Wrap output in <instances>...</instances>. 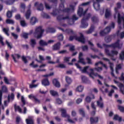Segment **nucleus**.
<instances>
[{
    "mask_svg": "<svg viewBox=\"0 0 124 124\" xmlns=\"http://www.w3.org/2000/svg\"><path fill=\"white\" fill-rule=\"evenodd\" d=\"M28 35H29L28 33H22V36L24 38H28Z\"/></svg>",
    "mask_w": 124,
    "mask_h": 124,
    "instance_id": "774afa93",
    "label": "nucleus"
},
{
    "mask_svg": "<svg viewBox=\"0 0 124 124\" xmlns=\"http://www.w3.org/2000/svg\"><path fill=\"white\" fill-rule=\"evenodd\" d=\"M6 44H7L8 48H10V49H12V44H11V43H9L8 41H7V40H6Z\"/></svg>",
    "mask_w": 124,
    "mask_h": 124,
    "instance_id": "864d4df0",
    "label": "nucleus"
},
{
    "mask_svg": "<svg viewBox=\"0 0 124 124\" xmlns=\"http://www.w3.org/2000/svg\"><path fill=\"white\" fill-rule=\"evenodd\" d=\"M28 97L30 99H34L36 97L33 94H31L28 95Z\"/></svg>",
    "mask_w": 124,
    "mask_h": 124,
    "instance_id": "bf43d9fd",
    "label": "nucleus"
},
{
    "mask_svg": "<svg viewBox=\"0 0 124 124\" xmlns=\"http://www.w3.org/2000/svg\"><path fill=\"white\" fill-rule=\"evenodd\" d=\"M42 16L43 17V18H46V19H50V18L49 15L43 12L42 13Z\"/></svg>",
    "mask_w": 124,
    "mask_h": 124,
    "instance_id": "a19ab883",
    "label": "nucleus"
},
{
    "mask_svg": "<svg viewBox=\"0 0 124 124\" xmlns=\"http://www.w3.org/2000/svg\"><path fill=\"white\" fill-rule=\"evenodd\" d=\"M90 122L91 124H93L94 123H97L98 122V117H95L94 119L91 118L90 119Z\"/></svg>",
    "mask_w": 124,
    "mask_h": 124,
    "instance_id": "2f4dec72",
    "label": "nucleus"
},
{
    "mask_svg": "<svg viewBox=\"0 0 124 124\" xmlns=\"http://www.w3.org/2000/svg\"><path fill=\"white\" fill-rule=\"evenodd\" d=\"M37 23V18L35 17H32L30 19V23L31 25L33 26V25H35V24Z\"/></svg>",
    "mask_w": 124,
    "mask_h": 124,
    "instance_id": "4be33fe9",
    "label": "nucleus"
},
{
    "mask_svg": "<svg viewBox=\"0 0 124 124\" xmlns=\"http://www.w3.org/2000/svg\"><path fill=\"white\" fill-rule=\"evenodd\" d=\"M46 31L47 32L53 33V32H55L56 31V30L54 28H48L46 30Z\"/></svg>",
    "mask_w": 124,
    "mask_h": 124,
    "instance_id": "a18cd8bd",
    "label": "nucleus"
},
{
    "mask_svg": "<svg viewBox=\"0 0 124 124\" xmlns=\"http://www.w3.org/2000/svg\"><path fill=\"white\" fill-rule=\"evenodd\" d=\"M20 25L22 27H27V26H28V24H27L25 20L20 21Z\"/></svg>",
    "mask_w": 124,
    "mask_h": 124,
    "instance_id": "09e8293b",
    "label": "nucleus"
},
{
    "mask_svg": "<svg viewBox=\"0 0 124 124\" xmlns=\"http://www.w3.org/2000/svg\"><path fill=\"white\" fill-rule=\"evenodd\" d=\"M58 39L60 41L63 40V36L62 34H61L58 36Z\"/></svg>",
    "mask_w": 124,
    "mask_h": 124,
    "instance_id": "052dcab7",
    "label": "nucleus"
},
{
    "mask_svg": "<svg viewBox=\"0 0 124 124\" xmlns=\"http://www.w3.org/2000/svg\"><path fill=\"white\" fill-rule=\"evenodd\" d=\"M12 36H13L14 38V39H18V35L17 34H16L14 32L11 33Z\"/></svg>",
    "mask_w": 124,
    "mask_h": 124,
    "instance_id": "13d9d810",
    "label": "nucleus"
},
{
    "mask_svg": "<svg viewBox=\"0 0 124 124\" xmlns=\"http://www.w3.org/2000/svg\"><path fill=\"white\" fill-rule=\"evenodd\" d=\"M2 31L7 36H9V33H8L9 32V28H3Z\"/></svg>",
    "mask_w": 124,
    "mask_h": 124,
    "instance_id": "72a5a7b5",
    "label": "nucleus"
},
{
    "mask_svg": "<svg viewBox=\"0 0 124 124\" xmlns=\"http://www.w3.org/2000/svg\"><path fill=\"white\" fill-rule=\"evenodd\" d=\"M111 15H112V13H111V10L108 8L106 9L105 14V18H109V17H111Z\"/></svg>",
    "mask_w": 124,
    "mask_h": 124,
    "instance_id": "2eb2a0df",
    "label": "nucleus"
},
{
    "mask_svg": "<svg viewBox=\"0 0 124 124\" xmlns=\"http://www.w3.org/2000/svg\"><path fill=\"white\" fill-rule=\"evenodd\" d=\"M39 44L41 45V46H47V42L43 40H41L40 42H39Z\"/></svg>",
    "mask_w": 124,
    "mask_h": 124,
    "instance_id": "c756f323",
    "label": "nucleus"
},
{
    "mask_svg": "<svg viewBox=\"0 0 124 124\" xmlns=\"http://www.w3.org/2000/svg\"><path fill=\"white\" fill-rule=\"evenodd\" d=\"M99 64H102V65H103V66H104V67H105V69H108V67H107V66H106L105 64H103V62H99L95 63V65L96 66L99 65Z\"/></svg>",
    "mask_w": 124,
    "mask_h": 124,
    "instance_id": "473e14b6",
    "label": "nucleus"
},
{
    "mask_svg": "<svg viewBox=\"0 0 124 124\" xmlns=\"http://www.w3.org/2000/svg\"><path fill=\"white\" fill-rule=\"evenodd\" d=\"M7 17L8 18H11L12 17V12L8 11L7 13Z\"/></svg>",
    "mask_w": 124,
    "mask_h": 124,
    "instance_id": "6e6d98bb",
    "label": "nucleus"
},
{
    "mask_svg": "<svg viewBox=\"0 0 124 124\" xmlns=\"http://www.w3.org/2000/svg\"><path fill=\"white\" fill-rule=\"evenodd\" d=\"M79 113L82 117H85V110L83 108H80L79 109Z\"/></svg>",
    "mask_w": 124,
    "mask_h": 124,
    "instance_id": "79ce46f5",
    "label": "nucleus"
},
{
    "mask_svg": "<svg viewBox=\"0 0 124 124\" xmlns=\"http://www.w3.org/2000/svg\"><path fill=\"white\" fill-rule=\"evenodd\" d=\"M30 8L31 6L29 7L28 9L25 14V17L27 20H29L30 19V17H31V11Z\"/></svg>",
    "mask_w": 124,
    "mask_h": 124,
    "instance_id": "9d476101",
    "label": "nucleus"
},
{
    "mask_svg": "<svg viewBox=\"0 0 124 124\" xmlns=\"http://www.w3.org/2000/svg\"><path fill=\"white\" fill-rule=\"evenodd\" d=\"M103 45L105 48V52L107 55L108 56V57H114V56H117V55L119 54V51L116 50H112L109 52L108 48H109V47H111V48H113V49L116 48H118V49H122L123 47V42H122L121 40H118L115 43L112 44L111 45L107 46L105 44H103Z\"/></svg>",
    "mask_w": 124,
    "mask_h": 124,
    "instance_id": "f257e3e1",
    "label": "nucleus"
},
{
    "mask_svg": "<svg viewBox=\"0 0 124 124\" xmlns=\"http://www.w3.org/2000/svg\"><path fill=\"white\" fill-rule=\"evenodd\" d=\"M100 91L103 93H108V89H107V88L104 89V87L100 89Z\"/></svg>",
    "mask_w": 124,
    "mask_h": 124,
    "instance_id": "680f3d73",
    "label": "nucleus"
},
{
    "mask_svg": "<svg viewBox=\"0 0 124 124\" xmlns=\"http://www.w3.org/2000/svg\"><path fill=\"white\" fill-rule=\"evenodd\" d=\"M94 99V95H93V94H92L90 96H87L85 98V101L87 103H90V102L92 101V99Z\"/></svg>",
    "mask_w": 124,
    "mask_h": 124,
    "instance_id": "f3484780",
    "label": "nucleus"
},
{
    "mask_svg": "<svg viewBox=\"0 0 124 124\" xmlns=\"http://www.w3.org/2000/svg\"><path fill=\"white\" fill-rule=\"evenodd\" d=\"M21 102L23 103L22 106H25L26 105V100L25 99V97L24 96H21Z\"/></svg>",
    "mask_w": 124,
    "mask_h": 124,
    "instance_id": "c03bdc74",
    "label": "nucleus"
},
{
    "mask_svg": "<svg viewBox=\"0 0 124 124\" xmlns=\"http://www.w3.org/2000/svg\"><path fill=\"white\" fill-rule=\"evenodd\" d=\"M118 109L121 112H124V107L121 106H118Z\"/></svg>",
    "mask_w": 124,
    "mask_h": 124,
    "instance_id": "0e129e2a",
    "label": "nucleus"
},
{
    "mask_svg": "<svg viewBox=\"0 0 124 124\" xmlns=\"http://www.w3.org/2000/svg\"><path fill=\"white\" fill-rule=\"evenodd\" d=\"M99 2H101V1H96L94 0L93 1V6L96 11L99 10L100 8V5H99Z\"/></svg>",
    "mask_w": 124,
    "mask_h": 124,
    "instance_id": "ddd939ff",
    "label": "nucleus"
},
{
    "mask_svg": "<svg viewBox=\"0 0 124 124\" xmlns=\"http://www.w3.org/2000/svg\"><path fill=\"white\" fill-rule=\"evenodd\" d=\"M115 28V23L112 22L110 25V27H107L106 29H104V31H101L100 32V34L101 36H103L105 34H107V33H109V31H111V29Z\"/></svg>",
    "mask_w": 124,
    "mask_h": 124,
    "instance_id": "39448f33",
    "label": "nucleus"
},
{
    "mask_svg": "<svg viewBox=\"0 0 124 124\" xmlns=\"http://www.w3.org/2000/svg\"><path fill=\"white\" fill-rule=\"evenodd\" d=\"M120 60H124V50H122L120 53Z\"/></svg>",
    "mask_w": 124,
    "mask_h": 124,
    "instance_id": "de8ad7c7",
    "label": "nucleus"
},
{
    "mask_svg": "<svg viewBox=\"0 0 124 124\" xmlns=\"http://www.w3.org/2000/svg\"><path fill=\"white\" fill-rule=\"evenodd\" d=\"M114 82L115 84H117L118 87L120 88V91L122 92V93H124V84H122L116 80H114Z\"/></svg>",
    "mask_w": 124,
    "mask_h": 124,
    "instance_id": "9b49d317",
    "label": "nucleus"
},
{
    "mask_svg": "<svg viewBox=\"0 0 124 124\" xmlns=\"http://www.w3.org/2000/svg\"><path fill=\"white\" fill-rule=\"evenodd\" d=\"M44 32V30L42 29L41 27H37L35 30L34 35L36 36L37 38H41Z\"/></svg>",
    "mask_w": 124,
    "mask_h": 124,
    "instance_id": "423d86ee",
    "label": "nucleus"
},
{
    "mask_svg": "<svg viewBox=\"0 0 124 124\" xmlns=\"http://www.w3.org/2000/svg\"><path fill=\"white\" fill-rule=\"evenodd\" d=\"M65 81L66 83L69 84H71V83L72 82V80L71 79V78L67 76L65 77Z\"/></svg>",
    "mask_w": 124,
    "mask_h": 124,
    "instance_id": "e433bc0d",
    "label": "nucleus"
},
{
    "mask_svg": "<svg viewBox=\"0 0 124 124\" xmlns=\"http://www.w3.org/2000/svg\"><path fill=\"white\" fill-rule=\"evenodd\" d=\"M27 124H34L33 116H29L28 118L26 120Z\"/></svg>",
    "mask_w": 124,
    "mask_h": 124,
    "instance_id": "f8f14e48",
    "label": "nucleus"
},
{
    "mask_svg": "<svg viewBox=\"0 0 124 124\" xmlns=\"http://www.w3.org/2000/svg\"><path fill=\"white\" fill-rule=\"evenodd\" d=\"M83 57V53L82 52H80L78 55V62H81V63H82V64H86V62H85V61L82 58Z\"/></svg>",
    "mask_w": 124,
    "mask_h": 124,
    "instance_id": "4468645a",
    "label": "nucleus"
},
{
    "mask_svg": "<svg viewBox=\"0 0 124 124\" xmlns=\"http://www.w3.org/2000/svg\"><path fill=\"white\" fill-rule=\"evenodd\" d=\"M88 44L91 46L90 49L93 51V52H98V50L97 49L93 47L94 45L91 41H88Z\"/></svg>",
    "mask_w": 124,
    "mask_h": 124,
    "instance_id": "aec40b11",
    "label": "nucleus"
},
{
    "mask_svg": "<svg viewBox=\"0 0 124 124\" xmlns=\"http://www.w3.org/2000/svg\"><path fill=\"white\" fill-rule=\"evenodd\" d=\"M42 84L45 86H49L50 85V82H49V80H48L47 78H45L42 81Z\"/></svg>",
    "mask_w": 124,
    "mask_h": 124,
    "instance_id": "393cba45",
    "label": "nucleus"
},
{
    "mask_svg": "<svg viewBox=\"0 0 124 124\" xmlns=\"http://www.w3.org/2000/svg\"><path fill=\"white\" fill-rule=\"evenodd\" d=\"M105 40L106 41V42H110V41H111V37L110 36H107L105 37Z\"/></svg>",
    "mask_w": 124,
    "mask_h": 124,
    "instance_id": "5fc2aeb1",
    "label": "nucleus"
},
{
    "mask_svg": "<svg viewBox=\"0 0 124 124\" xmlns=\"http://www.w3.org/2000/svg\"><path fill=\"white\" fill-rule=\"evenodd\" d=\"M50 94L52 95V96H59V93L57 91H55L54 90H50L49 92Z\"/></svg>",
    "mask_w": 124,
    "mask_h": 124,
    "instance_id": "cd10ccee",
    "label": "nucleus"
},
{
    "mask_svg": "<svg viewBox=\"0 0 124 124\" xmlns=\"http://www.w3.org/2000/svg\"><path fill=\"white\" fill-rule=\"evenodd\" d=\"M94 31V26L92 25L90 29L85 31L86 34H90L93 31Z\"/></svg>",
    "mask_w": 124,
    "mask_h": 124,
    "instance_id": "a878e982",
    "label": "nucleus"
},
{
    "mask_svg": "<svg viewBox=\"0 0 124 124\" xmlns=\"http://www.w3.org/2000/svg\"><path fill=\"white\" fill-rule=\"evenodd\" d=\"M15 108L16 111H18L19 113H22V108L19 106H17V105L15 104Z\"/></svg>",
    "mask_w": 124,
    "mask_h": 124,
    "instance_id": "c9c22d12",
    "label": "nucleus"
},
{
    "mask_svg": "<svg viewBox=\"0 0 124 124\" xmlns=\"http://www.w3.org/2000/svg\"><path fill=\"white\" fill-rule=\"evenodd\" d=\"M70 7L71 9H69V8L63 9V8L64 7V5H63V4L62 3L61 4L60 6V9H61V10H62L63 12H70V11H73V10H74V6L70 5Z\"/></svg>",
    "mask_w": 124,
    "mask_h": 124,
    "instance_id": "6e6552de",
    "label": "nucleus"
},
{
    "mask_svg": "<svg viewBox=\"0 0 124 124\" xmlns=\"http://www.w3.org/2000/svg\"><path fill=\"white\" fill-rule=\"evenodd\" d=\"M60 48H61L60 43H57L52 46V49L53 50H60Z\"/></svg>",
    "mask_w": 124,
    "mask_h": 124,
    "instance_id": "b1692460",
    "label": "nucleus"
},
{
    "mask_svg": "<svg viewBox=\"0 0 124 124\" xmlns=\"http://www.w3.org/2000/svg\"><path fill=\"white\" fill-rule=\"evenodd\" d=\"M87 11H88V9H86L85 11H83V8H79V9L78 11V14L79 16V17H82V16H84L83 19L81 20V27L85 28H87L89 26L88 23H87V21L89 20L91 18L92 15L91 14H88L86 15L87 13Z\"/></svg>",
    "mask_w": 124,
    "mask_h": 124,
    "instance_id": "f03ea898",
    "label": "nucleus"
},
{
    "mask_svg": "<svg viewBox=\"0 0 124 124\" xmlns=\"http://www.w3.org/2000/svg\"><path fill=\"white\" fill-rule=\"evenodd\" d=\"M35 44H36V42H35V40L31 39V47H34V46H35Z\"/></svg>",
    "mask_w": 124,
    "mask_h": 124,
    "instance_id": "49530a36",
    "label": "nucleus"
},
{
    "mask_svg": "<svg viewBox=\"0 0 124 124\" xmlns=\"http://www.w3.org/2000/svg\"><path fill=\"white\" fill-rule=\"evenodd\" d=\"M90 73L89 74V76L90 77L92 78V79L94 78V76H98L99 79H103V77L98 75V74L97 73H96V74L94 73V72H93V69L91 68L90 69Z\"/></svg>",
    "mask_w": 124,
    "mask_h": 124,
    "instance_id": "0eeeda50",
    "label": "nucleus"
},
{
    "mask_svg": "<svg viewBox=\"0 0 124 124\" xmlns=\"http://www.w3.org/2000/svg\"><path fill=\"white\" fill-rule=\"evenodd\" d=\"M81 49L82 51H88L89 47L88 46H83L81 47Z\"/></svg>",
    "mask_w": 124,
    "mask_h": 124,
    "instance_id": "3c124183",
    "label": "nucleus"
},
{
    "mask_svg": "<svg viewBox=\"0 0 124 124\" xmlns=\"http://www.w3.org/2000/svg\"><path fill=\"white\" fill-rule=\"evenodd\" d=\"M6 23L7 24L14 25V23H15V22H14V20H13V19H6Z\"/></svg>",
    "mask_w": 124,
    "mask_h": 124,
    "instance_id": "ea45409f",
    "label": "nucleus"
},
{
    "mask_svg": "<svg viewBox=\"0 0 124 124\" xmlns=\"http://www.w3.org/2000/svg\"><path fill=\"white\" fill-rule=\"evenodd\" d=\"M67 19H69V17L68 16H66L64 17L62 16H57V20L59 21H61L62 20H67Z\"/></svg>",
    "mask_w": 124,
    "mask_h": 124,
    "instance_id": "bb28decb",
    "label": "nucleus"
},
{
    "mask_svg": "<svg viewBox=\"0 0 124 124\" xmlns=\"http://www.w3.org/2000/svg\"><path fill=\"white\" fill-rule=\"evenodd\" d=\"M0 1H4L6 4H7L8 5H11V4H13L14 2H15V0H0Z\"/></svg>",
    "mask_w": 124,
    "mask_h": 124,
    "instance_id": "6ab92c4d",
    "label": "nucleus"
},
{
    "mask_svg": "<svg viewBox=\"0 0 124 124\" xmlns=\"http://www.w3.org/2000/svg\"><path fill=\"white\" fill-rule=\"evenodd\" d=\"M70 59V57H65L64 58V61H65L66 62H69V60Z\"/></svg>",
    "mask_w": 124,
    "mask_h": 124,
    "instance_id": "338daca9",
    "label": "nucleus"
},
{
    "mask_svg": "<svg viewBox=\"0 0 124 124\" xmlns=\"http://www.w3.org/2000/svg\"><path fill=\"white\" fill-rule=\"evenodd\" d=\"M121 68H122V65L121 64H118L116 66V73H119V72H118V70H119V69H121Z\"/></svg>",
    "mask_w": 124,
    "mask_h": 124,
    "instance_id": "4d7b16f0",
    "label": "nucleus"
},
{
    "mask_svg": "<svg viewBox=\"0 0 124 124\" xmlns=\"http://www.w3.org/2000/svg\"><path fill=\"white\" fill-rule=\"evenodd\" d=\"M97 105L100 108H103L104 104H103V101H102V98L101 97V96L100 97L99 100L97 101Z\"/></svg>",
    "mask_w": 124,
    "mask_h": 124,
    "instance_id": "dca6fc26",
    "label": "nucleus"
},
{
    "mask_svg": "<svg viewBox=\"0 0 124 124\" xmlns=\"http://www.w3.org/2000/svg\"><path fill=\"white\" fill-rule=\"evenodd\" d=\"M83 90H84V87L82 85L78 86L76 89L77 92H79V93L83 92Z\"/></svg>",
    "mask_w": 124,
    "mask_h": 124,
    "instance_id": "7c9ffc66",
    "label": "nucleus"
},
{
    "mask_svg": "<svg viewBox=\"0 0 124 124\" xmlns=\"http://www.w3.org/2000/svg\"><path fill=\"white\" fill-rule=\"evenodd\" d=\"M75 65H76V66H77V67L78 68H79L80 69V70L82 73H86L87 69H88V68H89V67H90V66H87L85 67L83 69H81V66H80V65H79V64L78 63H76Z\"/></svg>",
    "mask_w": 124,
    "mask_h": 124,
    "instance_id": "1a4fd4ad",
    "label": "nucleus"
},
{
    "mask_svg": "<svg viewBox=\"0 0 124 124\" xmlns=\"http://www.w3.org/2000/svg\"><path fill=\"white\" fill-rule=\"evenodd\" d=\"M113 120H115V121H119V122H122V117L119 116L118 115H115L114 116Z\"/></svg>",
    "mask_w": 124,
    "mask_h": 124,
    "instance_id": "4c0bfd02",
    "label": "nucleus"
},
{
    "mask_svg": "<svg viewBox=\"0 0 124 124\" xmlns=\"http://www.w3.org/2000/svg\"><path fill=\"white\" fill-rule=\"evenodd\" d=\"M81 79L83 83H86V82H87V78H86L85 76H82Z\"/></svg>",
    "mask_w": 124,
    "mask_h": 124,
    "instance_id": "69168bd1",
    "label": "nucleus"
},
{
    "mask_svg": "<svg viewBox=\"0 0 124 124\" xmlns=\"http://www.w3.org/2000/svg\"><path fill=\"white\" fill-rule=\"evenodd\" d=\"M35 6H38L37 10L39 11H42V10H43V4L42 3L39 4L38 2H36L34 4Z\"/></svg>",
    "mask_w": 124,
    "mask_h": 124,
    "instance_id": "a211bd4d",
    "label": "nucleus"
},
{
    "mask_svg": "<svg viewBox=\"0 0 124 124\" xmlns=\"http://www.w3.org/2000/svg\"><path fill=\"white\" fill-rule=\"evenodd\" d=\"M25 8H26V6L24 5V4L21 3L20 6L21 12H25Z\"/></svg>",
    "mask_w": 124,
    "mask_h": 124,
    "instance_id": "37998d69",
    "label": "nucleus"
},
{
    "mask_svg": "<svg viewBox=\"0 0 124 124\" xmlns=\"http://www.w3.org/2000/svg\"><path fill=\"white\" fill-rule=\"evenodd\" d=\"M92 21V22H93V23H97L98 22V18H97V17L95 16H93L92 18H91Z\"/></svg>",
    "mask_w": 124,
    "mask_h": 124,
    "instance_id": "58836bf2",
    "label": "nucleus"
},
{
    "mask_svg": "<svg viewBox=\"0 0 124 124\" xmlns=\"http://www.w3.org/2000/svg\"><path fill=\"white\" fill-rule=\"evenodd\" d=\"M76 20H78V17L76 16V15L73 16L72 21L69 22V25H73L74 24V21H76Z\"/></svg>",
    "mask_w": 124,
    "mask_h": 124,
    "instance_id": "c85d7f7f",
    "label": "nucleus"
},
{
    "mask_svg": "<svg viewBox=\"0 0 124 124\" xmlns=\"http://www.w3.org/2000/svg\"><path fill=\"white\" fill-rule=\"evenodd\" d=\"M109 67L111 71H114V64L111 62H109Z\"/></svg>",
    "mask_w": 124,
    "mask_h": 124,
    "instance_id": "603ef678",
    "label": "nucleus"
},
{
    "mask_svg": "<svg viewBox=\"0 0 124 124\" xmlns=\"http://www.w3.org/2000/svg\"><path fill=\"white\" fill-rule=\"evenodd\" d=\"M12 57L15 62H17V61L16 60V58L17 60H19L21 58V56L19 54H13L12 55Z\"/></svg>",
    "mask_w": 124,
    "mask_h": 124,
    "instance_id": "5701e85b",
    "label": "nucleus"
},
{
    "mask_svg": "<svg viewBox=\"0 0 124 124\" xmlns=\"http://www.w3.org/2000/svg\"><path fill=\"white\" fill-rule=\"evenodd\" d=\"M93 70H96V71H97L98 72H101V71H102V67H95L94 69H93Z\"/></svg>",
    "mask_w": 124,
    "mask_h": 124,
    "instance_id": "8fccbe9b",
    "label": "nucleus"
},
{
    "mask_svg": "<svg viewBox=\"0 0 124 124\" xmlns=\"http://www.w3.org/2000/svg\"><path fill=\"white\" fill-rule=\"evenodd\" d=\"M34 102H35V103H36L37 104H40V100L37 99V98H35L34 99Z\"/></svg>",
    "mask_w": 124,
    "mask_h": 124,
    "instance_id": "e2e57ef3",
    "label": "nucleus"
},
{
    "mask_svg": "<svg viewBox=\"0 0 124 124\" xmlns=\"http://www.w3.org/2000/svg\"><path fill=\"white\" fill-rule=\"evenodd\" d=\"M73 39H75L76 40H77V41H78L79 42H81V43H85V38L84 37V35L82 34V33H80V37H78L76 35L73 36H70L69 40L70 41H72Z\"/></svg>",
    "mask_w": 124,
    "mask_h": 124,
    "instance_id": "20e7f679",
    "label": "nucleus"
},
{
    "mask_svg": "<svg viewBox=\"0 0 124 124\" xmlns=\"http://www.w3.org/2000/svg\"><path fill=\"white\" fill-rule=\"evenodd\" d=\"M60 111H61L62 116L63 118H66L68 120V122L71 124L75 123L73 120L70 119V116L66 113V110L64 108H60Z\"/></svg>",
    "mask_w": 124,
    "mask_h": 124,
    "instance_id": "7ed1b4c3",
    "label": "nucleus"
},
{
    "mask_svg": "<svg viewBox=\"0 0 124 124\" xmlns=\"http://www.w3.org/2000/svg\"><path fill=\"white\" fill-rule=\"evenodd\" d=\"M53 84L54 86L56 87L57 88H60L61 87V84L60 82L57 79H54L52 81Z\"/></svg>",
    "mask_w": 124,
    "mask_h": 124,
    "instance_id": "412c9836",
    "label": "nucleus"
},
{
    "mask_svg": "<svg viewBox=\"0 0 124 124\" xmlns=\"http://www.w3.org/2000/svg\"><path fill=\"white\" fill-rule=\"evenodd\" d=\"M8 100L10 102L14 100V94L12 93L11 95H9L8 97Z\"/></svg>",
    "mask_w": 124,
    "mask_h": 124,
    "instance_id": "f704fd0d",
    "label": "nucleus"
}]
</instances>
